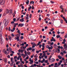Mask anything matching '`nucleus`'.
Returning <instances> with one entry per match:
<instances>
[{"label":"nucleus","mask_w":67,"mask_h":67,"mask_svg":"<svg viewBox=\"0 0 67 67\" xmlns=\"http://www.w3.org/2000/svg\"><path fill=\"white\" fill-rule=\"evenodd\" d=\"M56 37L57 38H60V35H58L56 36Z\"/></svg>","instance_id":"obj_17"},{"label":"nucleus","mask_w":67,"mask_h":67,"mask_svg":"<svg viewBox=\"0 0 67 67\" xmlns=\"http://www.w3.org/2000/svg\"><path fill=\"white\" fill-rule=\"evenodd\" d=\"M43 38H45V36H43Z\"/></svg>","instance_id":"obj_64"},{"label":"nucleus","mask_w":67,"mask_h":67,"mask_svg":"<svg viewBox=\"0 0 67 67\" xmlns=\"http://www.w3.org/2000/svg\"><path fill=\"white\" fill-rule=\"evenodd\" d=\"M20 18L19 17L18 18V19L16 20L17 21H19V20H20Z\"/></svg>","instance_id":"obj_34"},{"label":"nucleus","mask_w":67,"mask_h":67,"mask_svg":"<svg viewBox=\"0 0 67 67\" xmlns=\"http://www.w3.org/2000/svg\"><path fill=\"white\" fill-rule=\"evenodd\" d=\"M8 30L9 31H11V29H10V27H9V28H8Z\"/></svg>","instance_id":"obj_44"},{"label":"nucleus","mask_w":67,"mask_h":67,"mask_svg":"<svg viewBox=\"0 0 67 67\" xmlns=\"http://www.w3.org/2000/svg\"><path fill=\"white\" fill-rule=\"evenodd\" d=\"M3 23H5V25H5L6 24V23H7V20L6 19H4L3 20Z\"/></svg>","instance_id":"obj_8"},{"label":"nucleus","mask_w":67,"mask_h":67,"mask_svg":"<svg viewBox=\"0 0 67 67\" xmlns=\"http://www.w3.org/2000/svg\"><path fill=\"white\" fill-rule=\"evenodd\" d=\"M45 46V44L44 43H43L42 45V47H44V46Z\"/></svg>","instance_id":"obj_38"},{"label":"nucleus","mask_w":67,"mask_h":67,"mask_svg":"<svg viewBox=\"0 0 67 67\" xmlns=\"http://www.w3.org/2000/svg\"><path fill=\"white\" fill-rule=\"evenodd\" d=\"M24 53H25V54H26V55H27V56H28V55L27 54V53H26V51H25L24 52Z\"/></svg>","instance_id":"obj_26"},{"label":"nucleus","mask_w":67,"mask_h":67,"mask_svg":"<svg viewBox=\"0 0 67 67\" xmlns=\"http://www.w3.org/2000/svg\"><path fill=\"white\" fill-rule=\"evenodd\" d=\"M20 26L21 27H22V26H24V24H21V23H20L18 26V27H19Z\"/></svg>","instance_id":"obj_6"},{"label":"nucleus","mask_w":67,"mask_h":67,"mask_svg":"<svg viewBox=\"0 0 67 67\" xmlns=\"http://www.w3.org/2000/svg\"><path fill=\"white\" fill-rule=\"evenodd\" d=\"M32 48L31 47L28 48V49H27V51H28L29 50H32Z\"/></svg>","instance_id":"obj_10"},{"label":"nucleus","mask_w":67,"mask_h":67,"mask_svg":"<svg viewBox=\"0 0 67 67\" xmlns=\"http://www.w3.org/2000/svg\"><path fill=\"white\" fill-rule=\"evenodd\" d=\"M56 46V44H54V48H55Z\"/></svg>","instance_id":"obj_54"},{"label":"nucleus","mask_w":67,"mask_h":67,"mask_svg":"<svg viewBox=\"0 0 67 67\" xmlns=\"http://www.w3.org/2000/svg\"><path fill=\"white\" fill-rule=\"evenodd\" d=\"M63 54L64 53L65 54H66V52L65 51H63Z\"/></svg>","instance_id":"obj_52"},{"label":"nucleus","mask_w":67,"mask_h":67,"mask_svg":"<svg viewBox=\"0 0 67 67\" xmlns=\"http://www.w3.org/2000/svg\"><path fill=\"white\" fill-rule=\"evenodd\" d=\"M21 8L22 9H24V6H22L21 7Z\"/></svg>","instance_id":"obj_53"},{"label":"nucleus","mask_w":67,"mask_h":67,"mask_svg":"<svg viewBox=\"0 0 67 67\" xmlns=\"http://www.w3.org/2000/svg\"><path fill=\"white\" fill-rule=\"evenodd\" d=\"M0 3L1 4H2V5H3V4H4V1L3 0H2L1 1Z\"/></svg>","instance_id":"obj_4"},{"label":"nucleus","mask_w":67,"mask_h":67,"mask_svg":"<svg viewBox=\"0 0 67 67\" xmlns=\"http://www.w3.org/2000/svg\"><path fill=\"white\" fill-rule=\"evenodd\" d=\"M13 58H11V61L12 62H13Z\"/></svg>","instance_id":"obj_46"},{"label":"nucleus","mask_w":67,"mask_h":67,"mask_svg":"<svg viewBox=\"0 0 67 67\" xmlns=\"http://www.w3.org/2000/svg\"><path fill=\"white\" fill-rule=\"evenodd\" d=\"M0 39H1V41H2V35L1 34L0 35Z\"/></svg>","instance_id":"obj_13"},{"label":"nucleus","mask_w":67,"mask_h":67,"mask_svg":"<svg viewBox=\"0 0 67 67\" xmlns=\"http://www.w3.org/2000/svg\"><path fill=\"white\" fill-rule=\"evenodd\" d=\"M20 22H24V18H23L21 19L20 20Z\"/></svg>","instance_id":"obj_9"},{"label":"nucleus","mask_w":67,"mask_h":67,"mask_svg":"<svg viewBox=\"0 0 67 67\" xmlns=\"http://www.w3.org/2000/svg\"><path fill=\"white\" fill-rule=\"evenodd\" d=\"M23 46H22L20 47V48L21 49V50L20 49H19L18 50L19 52H20L21 51L22 52H24L25 51V49H24V47H23Z\"/></svg>","instance_id":"obj_1"},{"label":"nucleus","mask_w":67,"mask_h":67,"mask_svg":"<svg viewBox=\"0 0 67 67\" xmlns=\"http://www.w3.org/2000/svg\"><path fill=\"white\" fill-rule=\"evenodd\" d=\"M9 50H10L9 51L10 52L12 51V49L10 47H9Z\"/></svg>","instance_id":"obj_28"},{"label":"nucleus","mask_w":67,"mask_h":67,"mask_svg":"<svg viewBox=\"0 0 67 67\" xmlns=\"http://www.w3.org/2000/svg\"><path fill=\"white\" fill-rule=\"evenodd\" d=\"M51 41H48V44H51Z\"/></svg>","instance_id":"obj_35"},{"label":"nucleus","mask_w":67,"mask_h":67,"mask_svg":"<svg viewBox=\"0 0 67 67\" xmlns=\"http://www.w3.org/2000/svg\"><path fill=\"white\" fill-rule=\"evenodd\" d=\"M27 19H29V17H26V20H27Z\"/></svg>","instance_id":"obj_59"},{"label":"nucleus","mask_w":67,"mask_h":67,"mask_svg":"<svg viewBox=\"0 0 67 67\" xmlns=\"http://www.w3.org/2000/svg\"><path fill=\"white\" fill-rule=\"evenodd\" d=\"M42 46V44H40L39 46V48H41V47Z\"/></svg>","instance_id":"obj_47"},{"label":"nucleus","mask_w":67,"mask_h":67,"mask_svg":"<svg viewBox=\"0 0 67 67\" xmlns=\"http://www.w3.org/2000/svg\"><path fill=\"white\" fill-rule=\"evenodd\" d=\"M60 54H61L62 56H64V53L63 52H61L60 53Z\"/></svg>","instance_id":"obj_20"},{"label":"nucleus","mask_w":67,"mask_h":67,"mask_svg":"<svg viewBox=\"0 0 67 67\" xmlns=\"http://www.w3.org/2000/svg\"><path fill=\"white\" fill-rule=\"evenodd\" d=\"M58 58H59V59H61L62 57H61L59 55L58 56Z\"/></svg>","instance_id":"obj_15"},{"label":"nucleus","mask_w":67,"mask_h":67,"mask_svg":"<svg viewBox=\"0 0 67 67\" xmlns=\"http://www.w3.org/2000/svg\"><path fill=\"white\" fill-rule=\"evenodd\" d=\"M17 37H19V36H20V34H17Z\"/></svg>","instance_id":"obj_48"},{"label":"nucleus","mask_w":67,"mask_h":67,"mask_svg":"<svg viewBox=\"0 0 67 67\" xmlns=\"http://www.w3.org/2000/svg\"><path fill=\"white\" fill-rule=\"evenodd\" d=\"M4 61L5 63H6V62H7V59L6 58L5 59Z\"/></svg>","instance_id":"obj_31"},{"label":"nucleus","mask_w":67,"mask_h":67,"mask_svg":"<svg viewBox=\"0 0 67 67\" xmlns=\"http://www.w3.org/2000/svg\"><path fill=\"white\" fill-rule=\"evenodd\" d=\"M8 38L9 40H11L12 39V38L10 36H8Z\"/></svg>","instance_id":"obj_18"},{"label":"nucleus","mask_w":67,"mask_h":67,"mask_svg":"<svg viewBox=\"0 0 67 67\" xmlns=\"http://www.w3.org/2000/svg\"><path fill=\"white\" fill-rule=\"evenodd\" d=\"M12 9H10V10H9V14H10V15H11V14H12Z\"/></svg>","instance_id":"obj_5"},{"label":"nucleus","mask_w":67,"mask_h":67,"mask_svg":"<svg viewBox=\"0 0 67 67\" xmlns=\"http://www.w3.org/2000/svg\"><path fill=\"white\" fill-rule=\"evenodd\" d=\"M51 61L50 62L51 63H53L54 62H55V59L54 58H52L51 59Z\"/></svg>","instance_id":"obj_7"},{"label":"nucleus","mask_w":67,"mask_h":67,"mask_svg":"<svg viewBox=\"0 0 67 67\" xmlns=\"http://www.w3.org/2000/svg\"><path fill=\"white\" fill-rule=\"evenodd\" d=\"M49 47V46L47 45L46 46V48H48Z\"/></svg>","instance_id":"obj_41"},{"label":"nucleus","mask_w":67,"mask_h":67,"mask_svg":"<svg viewBox=\"0 0 67 67\" xmlns=\"http://www.w3.org/2000/svg\"><path fill=\"white\" fill-rule=\"evenodd\" d=\"M27 54L29 55H30V54H31V53L30 52H27Z\"/></svg>","instance_id":"obj_32"},{"label":"nucleus","mask_w":67,"mask_h":67,"mask_svg":"<svg viewBox=\"0 0 67 67\" xmlns=\"http://www.w3.org/2000/svg\"><path fill=\"white\" fill-rule=\"evenodd\" d=\"M11 35L13 37L15 36V35H14L13 33L11 34Z\"/></svg>","instance_id":"obj_27"},{"label":"nucleus","mask_w":67,"mask_h":67,"mask_svg":"<svg viewBox=\"0 0 67 67\" xmlns=\"http://www.w3.org/2000/svg\"><path fill=\"white\" fill-rule=\"evenodd\" d=\"M32 10H34V6H32Z\"/></svg>","instance_id":"obj_43"},{"label":"nucleus","mask_w":67,"mask_h":67,"mask_svg":"<svg viewBox=\"0 0 67 67\" xmlns=\"http://www.w3.org/2000/svg\"><path fill=\"white\" fill-rule=\"evenodd\" d=\"M17 32L19 34H21V32H20V30H18V31Z\"/></svg>","instance_id":"obj_25"},{"label":"nucleus","mask_w":67,"mask_h":67,"mask_svg":"<svg viewBox=\"0 0 67 67\" xmlns=\"http://www.w3.org/2000/svg\"><path fill=\"white\" fill-rule=\"evenodd\" d=\"M50 2L51 3H52V4L54 3H55V2H54V1H51Z\"/></svg>","instance_id":"obj_24"},{"label":"nucleus","mask_w":67,"mask_h":67,"mask_svg":"<svg viewBox=\"0 0 67 67\" xmlns=\"http://www.w3.org/2000/svg\"><path fill=\"white\" fill-rule=\"evenodd\" d=\"M26 3L27 4H29V0H27V2H26Z\"/></svg>","instance_id":"obj_14"},{"label":"nucleus","mask_w":67,"mask_h":67,"mask_svg":"<svg viewBox=\"0 0 67 67\" xmlns=\"http://www.w3.org/2000/svg\"><path fill=\"white\" fill-rule=\"evenodd\" d=\"M44 42H45V43H46V40H43Z\"/></svg>","instance_id":"obj_60"},{"label":"nucleus","mask_w":67,"mask_h":67,"mask_svg":"<svg viewBox=\"0 0 67 67\" xmlns=\"http://www.w3.org/2000/svg\"><path fill=\"white\" fill-rule=\"evenodd\" d=\"M14 23V21L11 22V24H13Z\"/></svg>","instance_id":"obj_56"},{"label":"nucleus","mask_w":67,"mask_h":67,"mask_svg":"<svg viewBox=\"0 0 67 67\" xmlns=\"http://www.w3.org/2000/svg\"><path fill=\"white\" fill-rule=\"evenodd\" d=\"M57 51H58V52H59V51H60V50H59L58 48H57V49L56 51V52H57Z\"/></svg>","instance_id":"obj_23"},{"label":"nucleus","mask_w":67,"mask_h":67,"mask_svg":"<svg viewBox=\"0 0 67 67\" xmlns=\"http://www.w3.org/2000/svg\"><path fill=\"white\" fill-rule=\"evenodd\" d=\"M41 20H42V18H41L40 17L39 18V21H41Z\"/></svg>","instance_id":"obj_36"},{"label":"nucleus","mask_w":67,"mask_h":67,"mask_svg":"<svg viewBox=\"0 0 67 67\" xmlns=\"http://www.w3.org/2000/svg\"><path fill=\"white\" fill-rule=\"evenodd\" d=\"M49 49V50H50V49H52L53 48V47L52 46H51V47H49V48H48Z\"/></svg>","instance_id":"obj_19"},{"label":"nucleus","mask_w":67,"mask_h":67,"mask_svg":"<svg viewBox=\"0 0 67 67\" xmlns=\"http://www.w3.org/2000/svg\"><path fill=\"white\" fill-rule=\"evenodd\" d=\"M47 55H50V53L48 52L47 53Z\"/></svg>","instance_id":"obj_51"},{"label":"nucleus","mask_w":67,"mask_h":67,"mask_svg":"<svg viewBox=\"0 0 67 67\" xmlns=\"http://www.w3.org/2000/svg\"><path fill=\"white\" fill-rule=\"evenodd\" d=\"M41 43V42H38V43L37 44V46H38V45H40V44Z\"/></svg>","instance_id":"obj_21"},{"label":"nucleus","mask_w":67,"mask_h":67,"mask_svg":"<svg viewBox=\"0 0 67 67\" xmlns=\"http://www.w3.org/2000/svg\"><path fill=\"white\" fill-rule=\"evenodd\" d=\"M16 39H17V41H20V39H19V37H16Z\"/></svg>","instance_id":"obj_12"},{"label":"nucleus","mask_w":67,"mask_h":67,"mask_svg":"<svg viewBox=\"0 0 67 67\" xmlns=\"http://www.w3.org/2000/svg\"><path fill=\"white\" fill-rule=\"evenodd\" d=\"M31 8H32V7L31 6H30L29 8H28V11H30V9H31Z\"/></svg>","instance_id":"obj_16"},{"label":"nucleus","mask_w":67,"mask_h":67,"mask_svg":"<svg viewBox=\"0 0 67 67\" xmlns=\"http://www.w3.org/2000/svg\"><path fill=\"white\" fill-rule=\"evenodd\" d=\"M51 42H53H53H55V41H56V40H55V39H54V37H52V39H51Z\"/></svg>","instance_id":"obj_3"},{"label":"nucleus","mask_w":67,"mask_h":67,"mask_svg":"<svg viewBox=\"0 0 67 67\" xmlns=\"http://www.w3.org/2000/svg\"><path fill=\"white\" fill-rule=\"evenodd\" d=\"M6 11L7 13H8L9 12V10L8 9L6 10Z\"/></svg>","instance_id":"obj_22"},{"label":"nucleus","mask_w":67,"mask_h":67,"mask_svg":"<svg viewBox=\"0 0 67 67\" xmlns=\"http://www.w3.org/2000/svg\"><path fill=\"white\" fill-rule=\"evenodd\" d=\"M36 52L37 54H38V53H39V51H36Z\"/></svg>","instance_id":"obj_45"},{"label":"nucleus","mask_w":67,"mask_h":67,"mask_svg":"<svg viewBox=\"0 0 67 67\" xmlns=\"http://www.w3.org/2000/svg\"><path fill=\"white\" fill-rule=\"evenodd\" d=\"M60 22H61V23L62 24L63 23V20H62L61 19L60 20Z\"/></svg>","instance_id":"obj_33"},{"label":"nucleus","mask_w":67,"mask_h":67,"mask_svg":"<svg viewBox=\"0 0 67 67\" xmlns=\"http://www.w3.org/2000/svg\"><path fill=\"white\" fill-rule=\"evenodd\" d=\"M37 55L36 54V55H35V57H35V58L36 57H37V58L38 57V56H37Z\"/></svg>","instance_id":"obj_49"},{"label":"nucleus","mask_w":67,"mask_h":67,"mask_svg":"<svg viewBox=\"0 0 67 67\" xmlns=\"http://www.w3.org/2000/svg\"><path fill=\"white\" fill-rule=\"evenodd\" d=\"M65 38H67V34L65 36Z\"/></svg>","instance_id":"obj_62"},{"label":"nucleus","mask_w":67,"mask_h":67,"mask_svg":"<svg viewBox=\"0 0 67 67\" xmlns=\"http://www.w3.org/2000/svg\"><path fill=\"white\" fill-rule=\"evenodd\" d=\"M24 45V43H23L22 44H20V46H21H21H23Z\"/></svg>","instance_id":"obj_42"},{"label":"nucleus","mask_w":67,"mask_h":67,"mask_svg":"<svg viewBox=\"0 0 67 67\" xmlns=\"http://www.w3.org/2000/svg\"><path fill=\"white\" fill-rule=\"evenodd\" d=\"M59 40L60 41H63V39H62V38H61V37H60L59 38Z\"/></svg>","instance_id":"obj_29"},{"label":"nucleus","mask_w":67,"mask_h":67,"mask_svg":"<svg viewBox=\"0 0 67 67\" xmlns=\"http://www.w3.org/2000/svg\"><path fill=\"white\" fill-rule=\"evenodd\" d=\"M8 24V22L7 23H6V24H5V25L6 26H5V27H6V26H7Z\"/></svg>","instance_id":"obj_39"},{"label":"nucleus","mask_w":67,"mask_h":67,"mask_svg":"<svg viewBox=\"0 0 67 67\" xmlns=\"http://www.w3.org/2000/svg\"><path fill=\"white\" fill-rule=\"evenodd\" d=\"M51 46H53V44H54V42H51Z\"/></svg>","instance_id":"obj_40"},{"label":"nucleus","mask_w":67,"mask_h":67,"mask_svg":"<svg viewBox=\"0 0 67 67\" xmlns=\"http://www.w3.org/2000/svg\"><path fill=\"white\" fill-rule=\"evenodd\" d=\"M17 58V57L16 56H15L14 57V58L15 59H16Z\"/></svg>","instance_id":"obj_63"},{"label":"nucleus","mask_w":67,"mask_h":67,"mask_svg":"<svg viewBox=\"0 0 67 67\" xmlns=\"http://www.w3.org/2000/svg\"><path fill=\"white\" fill-rule=\"evenodd\" d=\"M3 52L5 53V54L6 55H8L9 54V52H7V51H5V49H4L3 50Z\"/></svg>","instance_id":"obj_2"},{"label":"nucleus","mask_w":67,"mask_h":67,"mask_svg":"<svg viewBox=\"0 0 67 67\" xmlns=\"http://www.w3.org/2000/svg\"><path fill=\"white\" fill-rule=\"evenodd\" d=\"M20 38L21 39H23V36H21L20 37Z\"/></svg>","instance_id":"obj_55"},{"label":"nucleus","mask_w":67,"mask_h":67,"mask_svg":"<svg viewBox=\"0 0 67 67\" xmlns=\"http://www.w3.org/2000/svg\"><path fill=\"white\" fill-rule=\"evenodd\" d=\"M51 66H52V67H53V66H54V64H51Z\"/></svg>","instance_id":"obj_61"},{"label":"nucleus","mask_w":67,"mask_h":67,"mask_svg":"<svg viewBox=\"0 0 67 67\" xmlns=\"http://www.w3.org/2000/svg\"><path fill=\"white\" fill-rule=\"evenodd\" d=\"M31 50H32V52H35V48H34L33 49H32Z\"/></svg>","instance_id":"obj_37"},{"label":"nucleus","mask_w":67,"mask_h":67,"mask_svg":"<svg viewBox=\"0 0 67 67\" xmlns=\"http://www.w3.org/2000/svg\"><path fill=\"white\" fill-rule=\"evenodd\" d=\"M61 64V63L60 62H59L58 63V65H59V66Z\"/></svg>","instance_id":"obj_58"},{"label":"nucleus","mask_w":67,"mask_h":67,"mask_svg":"<svg viewBox=\"0 0 67 67\" xmlns=\"http://www.w3.org/2000/svg\"><path fill=\"white\" fill-rule=\"evenodd\" d=\"M63 18L64 19V21H65V20H66V19H65V17H63Z\"/></svg>","instance_id":"obj_50"},{"label":"nucleus","mask_w":67,"mask_h":67,"mask_svg":"<svg viewBox=\"0 0 67 67\" xmlns=\"http://www.w3.org/2000/svg\"><path fill=\"white\" fill-rule=\"evenodd\" d=\"M64 48L66 49H67L66 48L67 47V45H66V44H64Z\"/></svg>","instance_id":"obj_11"},{"label":"nucleus","mask_w":67,"mask_h":67,"mask_svg":"<svg viewBox=\"0 0 67 67\" xmlns=\"http://www.w3.org/2000/svg\"><path fill=\"white\" fill-rule=\"evenodd\" d=\"M13 21L14 22H16V19L15 18H14L13 19Z\"/></svg>","instance_id":"obj_30"},{"label":"nucleus","mask_w":67,"mask_h":67,"mask_svg":"<svg viewBox=\"0 0 67 67\" xmlns=\"http://www.w3.org/2000/svg\"><path fill=\"white\" fill-rule=\"evenodd\" d=\"M32 48H34V47H35V46L34 45H32Z\"/></svg>","instance_id":"obj_57"}]
</instances>
